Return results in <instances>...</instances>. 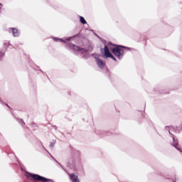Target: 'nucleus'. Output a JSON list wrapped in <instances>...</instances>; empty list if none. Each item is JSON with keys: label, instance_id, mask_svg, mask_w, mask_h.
<instances>
[{"label": "nucleus", "instance_id": "obj_5", "mask_svg": "<svg viewBox=\"0 0 182 182\" xmlns=\"http://www.w3.org/2000/svg\"><path fill=\"white\" fill-rule=\"evenodd\" d=\"M11 31H12L13 36H15L16 38L19 36V31H18L17 28H11Z\"/></svg>", "mask_w": 182, "mask_h": 182}, {"label": "nucleus", "instance_id": "obj_7", "mask_svg": "<svg viewBox=\"0 0 182 182\" xmlns=\"http://www.w3.org/2000/svg\"><path fill=\"white\" fill-rule=\"evenodd\" d=\"M74 49H75V50H79L80 52H83V49H82L76 46H74Z\"/></svg>", "mask_w": 182, "mask_h": 182}, {"label": "nucleus", "instance_id": "obj_6", "mask_svg": "<svg viewBox=\"0 0 182 182\" xmlns=\"http://www.w3.org/2000/svg\"><path fill=\"white\" fill-rule=\"evenodd\" d=\"M173 146H174V147H175L176 149H177V150H179V151H181V148H180V146H178V144L175 143V144H173Z\"/></svg>", "mask_w": 182, "mask_h": 182}, {"label": "nucleus", "instance_id": "obj_8", "mask_svg": "<svg viewBox=\"0 0 182 182\" xmlns=\"http://www.w3.org/2000/svg\"><path fill=\"white\" fill-rule=\"evenodd\" d=\"M80 23L83 24H86V20H85V18L80 17Z\"/></svg>", "mask_w": 182, "mask_h": 182}, {"label": "nucleus", "instance_id": "obj_1", "mask_svg": "<svg viewBox=\"0 0 182 182\" xmlns=\"http://www.w3.org/2000/svg\"><path fill=\"white\" fill-rule=\"evenodd\" d=\"M110 50L119 59L123 58V55L124 54V50H131V48L128 47H122V46H115L112 44H108L105 46V56L106 58H110L113 60H116L114 56L112 55Z\"/></svg>", "mask_w": 182, "mask_h": 182}, {"label": "nucleus", "instance_id": "obj_3", "mask_svg": "<svg viewBox=\"0 0 182 182\" xmlns=\"http://www.w3.org/2000/svg\"><path fill=\"white\" fill-rule=\"evenodd\" d=\"M69 177L72 182H80L79 177L77 176V175H76L75 173L69 174Z\"/></svg>", "mask_w": 182, "mask_h": 182}, {"label": "nucleus", "instance_id": "obj_9", "mask_svg": "<svg viewBox=\"0 0 182 182\" xmlns=\"http://www.w3.org/2000/svg\"><path fill=\"white\" fill-rule=\"evenodd\" d=\"M56 41H58V42H65V41H63V40H62L60 38H58Z\"/></svg>", "mask_w": 182, "mask_h": 182}, {"label": "nucleus", "instance_id": "obj_4", "mask_svg": "<svg viewBox=\"0 0 182 182\" xmlns=\"http://www.w3.org/2000/svg\"><path fill=\"white\" fill-rule=\"evenodd\" d=\"M97 65L100 69H103L105 68V63L100 60V59H97L96 60Z\"/></svg>", "mask_w": 182, "mask_h": 182}, {"label": "nucleus", "instance_id": "obj_10", "mask_svg": "<svg viewBox=\"0 0 182 182\" xmlns=\"http://www.w3.org/2000/svg\"><path fill=\"white\" fill-rule=\"evenodd\" d=\"M3 6H4V5L0 3V9H1V8H2Z\"/></svg>", "mask_w": 182, "mask_h": 182}, {"label": "nucleus", "instance_id": "obj_2", "mask_svg": "<svg viewBox=\"0 0 182 182\" xmlns=\"http://www.w3.org/2000/svg\"><path fill=\"white\" fill-rule=\"evenodd\" d=\"M29 177H31V178H33V180H36L37 181L53 182V181H52L51 179L46 178L37 174L29 173Z\"/></svg>", "mask_w": 182, "mask_h": 182}]
</instances>
